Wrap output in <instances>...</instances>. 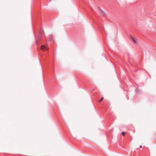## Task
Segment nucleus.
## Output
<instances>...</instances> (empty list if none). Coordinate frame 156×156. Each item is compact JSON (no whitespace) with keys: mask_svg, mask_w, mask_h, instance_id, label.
Instances as JSON below:
<instances>
[{"mask_svg":"<svg viewBox=\"0 0 156 156\" xmlns=\"http://www.w3.org/2000/svg\"><path fill=\"white\" fill-rule=\"evenodd\" d=\"M131 38L132 39L133 42L136 44L139 41V40L136 37H134L133 36L131 35L130 36Z\"/></svg>","mask_w":156,"mask_h":156,"instance_id":"f257e3e1","label":"nucleus"},{"mask_svg":"<svg viewBox=\"0 0 156 156\" xmlns=\"http://www.w3.org/2000/svg\"><path fill=\"white\" fill-rule=\"evenodd\" d=\"M41 49L43 51H47L48 49V48L46 46L44 45H42L41 47Z\"/></svg>","mask_w":156,"mask_h":156,"instance_id":"f03ea898","label":"nucleus"},{"mask_svg":"<svg viewBox=\"0 0 156 156\" xmlns=\"http://www.w3.org/2000/svg\"><path fill=\"white\" fill-rule=\"evenodd\" d=\"M103 99V98H102L101 100L99 101V102H101Z\"/></svg>","mask_w":156,"mask_h":156,"instance_id":"7ed1b4c3","label":"nucleus"},{"mask_svg":"<svg viewBox=\"0 0 156 156\" xmlns=\"http://www.w3.org/2000/svg\"><path fill=\"white\" fill-rule=\"evenodd\" d=\"M49 38V39H50V41L52 39V36H50V37Z\"/></svg>","mask_w":156,"mask_h":156,"instance_id":"20e7f679","label":"nucleus"},{"mask_svg":"<svg viewBox=\"0 0 156 156\" xmlns=\"http://www.w3.org/2000/svg\"><path fill=\"white\" fill-rule=\"evenodd\" d=\"M125 133L124 132H122V135L123 136H124L125 135Z\"/></svg>","mask_w":156,"mask_h":156,"instance_id":"39448f33","label":"nucleus"},{"mask_svg":"<svg viewBox=\"0 0 156 156\" xmlns=\"http://www.w3.org/2000/svg\"><path fill=\"white\" fill-rule=\"evenodd\" d=\"M140 148H142V146L140 145Z\"/></svg>","mask_w":156,"mask_h":156,"instance_id":"423d86ee","label":"nucleus"}]
</instances>
